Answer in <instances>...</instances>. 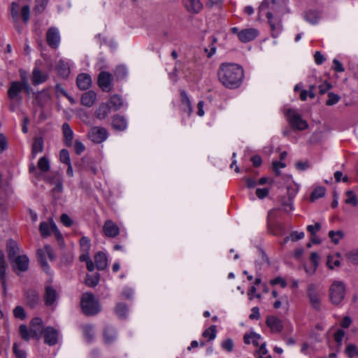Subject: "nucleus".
Returning <instances> with one entry per match:
<instances>
[{
  "mask_svg": "<svg viewBox=\"0 0 358 358\" xmlns=\"http://www.w3.org/2000/svg\"><path fill=\"white\" fill-rule=\"evenodd\" d=\"M19 332L22 338L26 341H29V339L32 338L30 334V330L28 329V327L25 324H21L20 326Z\"/></svg>",
  "mask_w": 358,
  "mask_h": 358,
  "instance_id": "de8ad7c7",
  "label": "nucleus"
},
{
  "mask_svg": "<svg viewBox=\"0 0 358 358\" xmlns=\"http://www.w3.org/2000/svg\"><path fill=\"white\" fill-rule=\"evenodd\" d=\"M13 350L16 358H26L25 351L18 349L17 343H14Z\"/></svg>",
  "mask_w": 358,
  "mask_h": 358,
  "instance_id": "69168bd1",
  "label": "nucleus"
},
{
  "mask_svg": "<svg viewBox=\"0 0 358 358\" xmlns=\"http://www.w3.org/2000/svg\"><path fill=\"white\" fill-rule=\"evenodd\" d=\"M88 138L94 143H101L108 138V131L104 127H94L90 130Z\"/></svg>",
  "mask_w": 358,
  "mask_h": 358,
  "instance_id": "423d86ee",
  "label": "nucleus"
},
{
  "mask_svg": "<svg viewBox=\"0 0 358 358\" xmlns=\"http://www.w3.org/2000/svg\"><path fill=\"white\" fill-rule=\"evenodd\" d=\"M114 74L117 80H123L127 75L126 67L122 65L117 66Z\"/></svg>",
  "mask_w": 358,
  "mask_h": 358,
  "instance_id": "c03bdc74",
  "label": "nucleus"
},
{
  "mask_svg": "<svg viewBox=\"0 0 358 358\" xmlns=\"http://www.w3.org/2000/svg\"><path fill=\"white\" fill-rule=\"evenodd\" d=\"M128 307L125 303H118L115 308V312L116 315L120 319H125L128 314Z\"/></svg>",
  "mask_w": 358,
  "mask_h": 358,
  "instance_id": "473e14b6",
  "label": "nucleus"
},
{
  "mask_svg": "<svg viewBox=\"0 0 358 358\" xmlns=\"http://www.w3.org/2000/svg\"><path fill=\"white\" fill-rule=\"evenodd\" d=\"M327 264L328 267L330 269H333L334 268V266L333 265H334L335 266H339L340 264H341V262H340V260L338 259H334V256L329 255L327 257Z\"/></svg>",
  "mask_w": 358,
  "mask_h": 358,
  "instance_id": "052dcab7",
  "label": "nucleus"
},
{
  "mask_svg": "<svg viewBox=\"0 0 358 358\" xmlns=\"http://www.w3.org/2000/svg\"><path fill=\"white\" fill-rule=\"evenodd\" d=\"M220 83L229 89L239 87L244 78V71L241 66L234 63H223L217 72Z\"/></svg>",
  "mask_w": 358,
  "mask_h": 358,
  "instance_id": "f257e3e1",
  "label": "nucleus"
},
{
  "mask_svg": "<svg viewBox=\"0 0 358 358\" xmlns=\"http://www.w3.org/2000/svg\"><path fill=\"white\" fill-rule=\"evenodd\" d=\"M80 245L82 252H89L91 247L90 240L86 237L83 236L80 240Z\"/></svg>",
  "mask_w": 358,
  "mask_h": 358,
  "instance_id": "3c124183",
  "label": "nucleus"
},
{
  "mask_svg": "<svg viewBox=\"0 0 358 358\" xmlns=\"http://www.w3.org/2000/svg\"><path fill=\"white\" fill-rule=\"evenodd\" d=\"M85 150V147L83 143L76 140L74 143V150L76 155H80Z\"/></svg>",
  "mask_w": 358,
  "mask_h": 358,
  "instance_id": "0e129e2a",
  "label": "nucleus"
},
{
  "mask_svg": "<svg viewBox=\"0 0 358 358\" xmlns=\"http://www.w3.org/2000/svg\"><path fill=\"white\" fill-rule=\"evenodd\" d=\"M62 133L64 135V143L67 147L72 145V141L73 138V131L70 125L65 122L62 125Z\"/></svg>",
  "mask_w": 358,
  "mask_h": 358,
  "instance_id": "a878e982",
  "label": "nucleus"
},
{
  "mask_svg": "<svg viewBox=\"0 0 358 358\" xmlns=\"http://www.w3.org/2000/svg\"><path fill=\"white\" fill-rule=\"evenodd\" d=\"M96 100V94L94 91L90 90L82 95L81 104L87 107H91L93 106Z\"/></svg>",
  "mask_w": 358,
  "mask_h": 358,
  "instance_id": "bb28decb",
  "label": "nucleus"
},
{
  "mask_svg": "<svg viewBox=\"0 0 358 358\" xmlns=\"http://www.w3.org/2000/svg\"><path fill=\"white\" fill-rule=\"evenodd\" d=\"M308 296L309 298L312 307L316 310H319L320 309V299L318 294L315 290V287L313 285H310L308 286Z\"/></svg>",
  "mask_w": 358,
  "mask_h": 358,
  "instance_id": "a211bd4d",
  "label": "nucleus"
},
{
  "mask_svg": "<svg viewBox=\"0 0 358 358\" xmlns=\"http://www.w3.org/2000/svg\"><path fill=\"white\" fill-rule=\"evenodd\" d=\"M113 76L109 72L101 71L99 73L97 83L99 87L104 92H110L112 90Z\"/></svg>",
  "mask_w": 358,
  "mask_h": 358,
  "instance_id": "6e6552de",
  "label": "nucleus"
},
{
  "mask_svg": "<svg viewBox=\"0 0 358 358\" xmlns=\"http://www.w3.org/2000/svg\"><path fill=\"white\" fill-rule=\"evenodd\" d=\"M202 336L203 337L209 336V340L214 339L216 336V326L211 325L208 329H206L203 332Z\"/></svg>",
  "mask_w": 358,
  "mask_h": 358,
  "instance_id": "6e6d98bb",
  "label": "nucleus"
},
{
  "mask_svg": "<svg viewBox=\"0 0 358 358\" xmlns=\"http://www.w3.org/2000/svg\"><path fill=\"white\" fill-rule=\"evenodd\" d=\"M325 188L324 187H317L313 189L310 195V199L312 201L315 199L322 198L325 194Z\"/></svg>",
  "mask_w": 358,
  "mask_h": 358,
  "instance_id": "79ce46f5",
  "label": "nucleus"
},
{
  "mask_svg": "<svg viewBox=\"0 0 358 358\" xmlns=\"http://www.w3.org/2000/svg\"><path fill=\"white\" fill-rule=\"evenodd\" d=\"M90 161V157L85 156V157H82L80 160H78L74 163L75 166L79 171L87 170L89 166Z\"/></svg>",
  "mask_w": 358,
  "mask_h": 358,
  "instance_id": "ea45409f",
  "label": "nucleus"
},
{
  "mask_svg": "<svg viewBox=\"0 0 358 358\" xmlns=\"http://www.w3.org/2000/svg\"><path fill=\"white\" fill-rule=\"evenodd\" d=\"M271 10L275 15V17H280L289 12L285 0H271Z\"/></svg>",
  "mask_w": 358,
  "mask_h": 358,
  "instance_id": "9b49d317",
  "label": "nucleus"
},
{
  "mask_svg": "<svg viewBox=\"0 0 358 358\" xmlns=\"http://www.w3.org/2000/svg\"><path fill=\"white\" fill-rule=\"evenodd\" d=\"M112 127L119 131H124L127 127V122L124 117L115 115L112 119Z\"/></svg>",
  "mask_w": 358,
  "mask_h": 358,
  "instance_id": "412c9836",
  "label": "nucleus"
},
{
  "mask_svg": "<svg viewBox=\"0 0 358 358\" xmlns=\"http://www.w3.org/2000/svg\"><path fill=\"white\" fill-rule=\"evenodd\" d=\"M39 231L41 233V235L43 238H46L49 236H50V224H48L46 222H42L40 223L39 226Z\"/></svg>",
  "mask_w": 358,
  "mask_h": 358,
  "instance_id": "37998d69",
  "label": "nucleus"
},
{
  "mask_svg": "<svg viewBox=\"0 0 358 358\" xmlns=\"http://www.w3.org/2000/svg\"><path fill=\"white\" fill-rule=\"evenodd\" d=\"M36 255L38 262L40 264L41 268L45 272L48 273L50 269V266L45 259V254L44 250L42 249L37 250Z\"/></svg>",
  "mask_w": 358,
  "mask_h": 358,
  "instance_id": "2f4dec72",
  "label": "nucleus"
},
{
  "mask_svg": "<svg viewBox=\"0 0 358 358\" xmlns=\"http://www.w3.org/2000/svg\"><path fill=\"white\" fill-rule=\"evenodd\" d=\"M259 31L255 28L244 29L238 33V39L242 43H248L255 39Z\"/></svg>",
  "mask_w": 358,
  "mask_h": 358,
  "instance_id": "4468645a",
  "label": "nucleus"
},
{
  "mask_svg": "<svg viewBox=\"0 0 358 358\" xmlns=\"http://www.w3.org/2000/svg\"><path fill=\"white\" fill-rule=\"evenodd\" d=\"M46 41L48 45L53 49H56L59 46L60 36L57 28L52 27L48 29Z\"/></svg>",
  "mask_w": 358,
  "mask_h": 358,
  "instance_id": "1a4fd4ad",
  "label": "nucleus"
},
{
  "mask_svg": "<svg viewBox=\"0 0 358 358\" xmlns=\"http://www.w3.org/2000/svg\"><path fill=\"white\" fill-rule=\"evenodd\" d=\"M6 251L9 262L16 258L19 255L20 248L17 243L13 239H9L6 243Z\"/></svg>",
  "mask_w": 358,
  "mask_h": 358,
  "instance_id": "aec40b11",
  "label": "nucleus"
},
{
  "mask_svg": "<svg viewBox=\"0 0 358 358\" xmlns=\"http://www.w3.org/2000/svg\"><path fill=\"white\" fill-rule=\"evenodd\" d=\"M116 333L113 328L110 327H105L103 330V338L106 343H111L115 339Z\"/></svg>",
  "mask_w": 358,
  "mask_h": 358,
  "instance_id": "72a5a7b5",
  "label": "nucleus"
},
{
  "mask_svg": "<svg viewBox=\"0 0 358 358\" xmlns=\"http://www.w3.org/2000/svg\"><path fill=\"white\" fill-rule=\"evenodd\" d=\"M328 236L330 238L331 242L334 243L335 245H337L338 244L340 241L344 237V233L341 230H338L336 231L331 230L329 231Z\"/></svg>",
  "mask_w": 358,
  "mask_h": 358,
  "instance_id": "e433bc0d",
  "label": "nucleus"
},
{
  "mask_svg": "<svg viewBox=\"0 0 358 358\" xmlns=\"http://www.w3.org/2000/svg\"><path fill=\"white\" fill-rule=\"evenodd\" d=\"M180 96H181V102L185 104L187 107V110L189 111V113L192 111L191 103L189 97L186 92L183 90H180Z\"/></svg>",
  "mask_w": 358,
  "mask_h": 358,
  "instance_id": "8fccbe9b",
  "label": "nucleus"
},
{
  "mask_svg": "<svg viewBox=\"0 0 358 358\" xmlns=\"http://www.w3.org/2000/svg\"><path fill=\"white\" fill-rule=\"evenodd\" d=\"M222 347L224 350L231 352L233 350L234 348V343L233 341L231 338H228L225 341H224L222 343Z\"/></svg>",
  "mask_w": 358,
  "mask_h": 358,
  "instance_id": "338daca9",
  "label": "nucleus"
},
{
  "mask_svg": "<svg viewBox=\"0 0 358 358\" xmlns=\"http://www.w3.org/2000/svg\"><path fill=\"white\" fill-rule=\"evenodd\" d=\"M341 97L339 95L334 94V92L328 93V99L326 101L327 106H333L338 103L340 100Z\"/></svg>",
  "mask_w": 358,
  "mask_h": 358,
  "instance_id": "603ef678",
  "label": "nucleus"
},
{
  "mask_svg": "<svg viewBox=\"0 0 358 358\" xmlns=\"http://www.w3.org/2000/svg\"><path fill=\"white\" fill-rule=\"evenodd\" d=\"M320 18V13L317 10H308L305 14V19L311 24H316Z\"/></svg>",
  "mask_w": 358,
  "mask_h": 358,
  "instance_id": "58836bf2",
  "label": "nucleus"
},
{
  "mask_svg": "<svg viewBox=\"0 0 358 358\" xmlns=\"http://www.w3.org/2000/svg\"><path fill=\"white\" fill-rule=\"evenodd\" d=\"M35 95V101L41 107H43L44 105L50 100L51 96L48 89H43L41 92L34 93Z\"/></svg>",
  "mask_w": 358,
  "mask_h": 358,
  "instance_id": "5701e85b",
  "label": "nucleus"
},
{
  "mask_svg": "<svg viewBox=\"0 0 358 358\" xmlns=\"http://www.w3.org/2000/svg\"><path fill=\"white\" fill-rule=\"evenodd\" d=\"M83 334L87 341H92L94 338V330L91 325L87 324L83 327Z\"/></svg>",
  "mask_w": 358,
  "mask_h": 358,
  "instance_id": "a18cd8bd",
  "label": "nucleus"
},
{
  "mask_svg": "<svg viewBox=\"0 0 358 358\" xmlns=\"http://www.w3.org/2000/svg\"><path fill=\"white\" fill-rule=\"evenodd\" d=\"M59 159L60 162L65 164H71V159L69 152L66 149H62L59 152Z\"/></svg>",
  "mask_w": 358,
  "mask_h": 358,
  "instance_id": "864d4df0",
  "label": "nucleus"
},
{
  "mask_svg": "<svg viewBox=\"0 0 358 358\" xmlns=\"http://www.w3.org/2000/svg\"><path fill=\"white\" fill-rule=\"evenodd\" d=\"M13 271L17 274L25 272L29 268V260L27 255H18L16 258L10 261Z\"/></svg>",
  "mask_w": 358,
  "mask_h": 358,
  "instance_id": "39448f33",
  "label": "nucleus"
},
{
  "mask_svg": "<svg viewBox=\"0 0 358 358\" xmlns=\"http://www.w3.org/2000/svg\"><path fill=\"white\" fill-rule=\"evenodd\" d=\"M43 150V140L41 137H37L35 138L32 146V155L35 157L36 155L41 152Z\"/></svg>",
  "mask_w": 358,
  "mask_h": 358,
  "instance_id": "f704fd0d",
  "label": "nucleus"
},
{
  "mask_svg": "<svg viewBox=\"0 0 358 358\" xmlns=\"http://www.w3.org/2000/svg\"><path fill=\"white\" fill-rule=\"evenodd\" d=\"M266 17H267L269 26L271 27V36L273 38L278 37L282 29L281 18L280 17H274L273 13L271 11L267 12Z\"/></svg>",
  "mask_w": 358,
  "mask_h": 358,
  "instance_id": "0eeeda50",
  "label": "nucleus"
},
{
  "mask_svg": "<svg viewBox=\"0 0 358 358\" xmlns=\"http://www.w3.org/2000/svg\"><path fill=\"white\" fill-rule=\"evenodd\" d=\"M321 229V224L316 222L314 225H308L307 231L310 233V236L316 235L317 232Z\"/></svg>",
  "mask_w": 358,
  "mask_h": 358,
  "instance_id": "e2e57ef3",
  "label": "nucleus"
},
{
  "mask_svg": "<svg viewBox=\"0 0 358 358\" xmlns=\"http://www.w3.org/2000/svg\"><path fill=\"white\" fill-rule=\"evenodd\" d=\"M107 103L110 106V109L117 111L122 106L123 101L120 96L115 94L110 98Z\"/></svg>",
  "mask_w": 358,
  "mask_h": 358,
  "instance_id": "7c9ffc66",
  "label": "nucleus"
},
{
  "mask_svg": "<svg viewBox=\"0 0 358 358\" xmlns=\"http://www.w3.org/2000/svg\"><path fill=\"white\" fill-rule=\"evenodd\" d=\"M267 227L269 233L274 236H281L285 232V227L280 222H268Z\"/></svg>",
  "mask_w": 358,
  "mask_h": 358,
  "instance_id": "c85d7f7f",
  "label": "nucleus"
},
{
  "mask_svg": "<svg viewBox=\"0 0 358 358\" xmlns=\"http://www.w3.org/2000/svg\"><path fill=\"white\" fill-rule=\"evenodd\" d=\"M287 121L289 122L292 129L299 131H303L308 127L307 122L301 118L294 109H288L285 113Z\"/></svg>",
  "mask_w": 358,
  "mask_h": 358,
  "instance_id": "20e7f679",
  "label": "nucleus"
},
{
  "mask_svg": "<svg viewBox=\"0 0 358 358\" xmlns=\"http://www.w3.org/2000/svg\"><path fill=\"white\" fill-rule=\"evenodd\" d=\"M94 262L98 270L103 271L107 268L108 260L104 252L101 251L98 252L94 256Z\"/></svg>",
  "mask_w": 358,
  "mask_h": 358,
  "instance_id": "cd10ccee",
  "label": "nucleus"
},
{
  "mask_svg": "<svg viewBox=\"0 0 358 358\" xmlns=\"http://www.w3.org/2000/svg\"><path fill=\"white\" fill-rule=\"evenodd\" d=\"M59 294L52 286L48 285L45 287L43 299L45 301V304L47 306H51L54 305L55 302L57 300Z\"/></svg>",
  "mask_w": 358,
  "mask_h": 358,
  "instance_id": "ddd939ff",
  "label": "nucleus"
},
{
  "mask_svg": "<svg viewBox=\"0 0 358 358\" xmlns=\"http://www.w3.org/2000/svg\"><path fill=\"white\" fill-rule=\"evenodd\" d=\"M21 15L23 21L27 23L29 20L30 9L28 5H25L22 8Z\"/></svg>",
  "mask_w": 358,
  "mask_h": 358,
  "instance_id": "bf43d9fd",
  "label": "nucleus"
},
{
  "mask_svg": "<svg viewBox=\"0 0 358 358\" xmlns=\"http://www.w3.org/2000/svg\"><path fill=\"white\" fill-rule=\"evenodd\" d=\"M38 169L41 172H47L50 169V162L47 157H42L40 158L38 163Z\"/></svg>",
  "mask_w": 358,
  "mask_h": 358,
  "instance_id": "49530a36",
  "label": "nucleus"
},
{
  "mask_svg": "<svg viewBox=\"0 0 358 358\" xmlns=\"http://www.w3.org/2000/svg\"><path fill=\"white\" fill-rule=\"evenodd\" d=\"M24 296L26 303L29 307L33 308L38 304L40 297L37 291L34 289H28L25 292Z\"/></svg>",
  "mask_w": 358,
  "mask_h": 358,
  "instance_id": "6ab92c4d",
  "label": "nucleus"
},
{
  "mask_svg": "<svg viewBox=\"0 0 358 358\" xmlns=\"http://www.w3.org/2000/svg\"><path fill=\"white\" fill-rule=\"evenodd\" d=\"M103 231L106 236L115 238L120 234V229L112 220H107L103 224Z\"/></svg>",
  "mask_w": 358,
  "mask_h": 358,
  "instance_id": "2eb2a0df",
  "label": "nucleus"
},
{
  "mask_svg": "<svg viewBox=\"0 0 358 358\" xmlns=\"http://www.w3.org/2000/svg\"><path fill=\"white\" fill-rule=\"evenodd\" d=\"M346 257L351 263L358 264V249L348 252Z\"/></svg>",
  "mask_w": 358,
  "mask_h": 358,
  "instance_id": "5fc2aeb1",
  "label": "nucleus"
},
{
  "mask_svg": "<svg viewBox=\"0 0 358 358\" xmlns=\"http://www.w3.org/2000/svg\"><path fill=\"white\" fill-rule=\"evenodd\" d=\"M266 324L273 332H280L283 329L282 321L273 315L266 317Z\"/></svg>",
  "mask_w": 358,
  "mask_h": 358,
  "instance_id": "f3484780",
  "label": "nucleus"
},
{
  "mask_svg": "<svg viewBox=\"0 0 358 358\" xmlns=\"http://www.w3.org/2000/svg\"><path fill=\"white\" fill-rule=\"evenodd\" d=\"M100 280V275L98 273H96L94 275L87 274L85 278V284L91 287H96Z\"/></svg>",
  "mask_w": 358,
  "mask_h": 358,
  "instance_id": "c9c22d12",
  "label": "nucleus"
},
{
  "mask_svg": "<svg viewBox=\"0 0 358 358\" xmlns=\"http://www.w3.org/2000/svg\"><path fill=\"white\" fill-rule=\"evenodd\" d=\"M57 69L59 73L63 77H67L70 73L69 68L67 66V64L63 61L59 60L57 65Z\"/></svg>",
  "mask_w": 358,
  "mask_h": 358,
  "instance_id": "a19ab883",
  "label": "nucleus"
},
{
  "mask_svg": "<svg viewBox=\"0 0 358 358\" xmlns=\"http://www.w3.org/2000/svg\"><path fill=\"white\" fill-rule=\"evenodd\" d=\"M329 299L334 305H339L345 296V285L341 281H334L329 287Z\"/></svg>",
  "mask_w": 358,
  "mask_h": 358,
  "instance_id": "7ed1b4c3",
  "label": "nucleus"
},
{
  "mask_svg": "<svg viewBox=\"0 0 358 358\" xmlns=\"http://www.w3.org/2000/svg\"><path fill=\"white\" fill-rule=\"evenodd\" d=\"M183 4L187 10L191 13H198L203 8L199 0H183Z\"/></svg>",
  "mask_w": 358,
  "mask_h": 358,
  "instance_id": "393cba45",
  "label": "nucleus"
},
{
  "mask_svg": "<svg viewBox=\"0 0 358 358\" xmlns=\"http://www.w3.org/2000/svg\"><path fill=\"white\" fill-rule=\"evenodd\" d=\"M110 106L107 103H102L95 111V116L99 120H104L110 112Z\"/></svg>",
  "mask_w": 358,
  "mask_h": 358,
  "instance_id": "c756f323",
  "label": "nucleus"
},
{
  "mask_svg": "<svg viewBox=\"0 0 358 358\" xmlns=\"http://www.w3.org/2000/svg\"><path fill=\"white\" fill-rule=\"evenodd\" d=\"M13 315L16 318L24 320L26 317V313L24 308L20 306H16L13 310Z\"/></svg>",
  "mask_w": 358,
  "mask_h": 358,
  "instance_id": "4d7b16f0",
  "label": "nucleus"
},
{
  "mask_svg": "<svg viewBox=\"0 0 358 358\" xmlns=\"http://www.w3.org/2000/svg\"><path fill=\"white\" fill-rule=\"evenodd\" d=\"M48 78L46 73H43L38 68L35 67L31 74V83L36 86L45 83Z\"/></svg>",
  "mask_w": 358,
  "mask_h": 358,
  "instance_id": "4be33fe9",
  "label": "nucleus"
},
{
  "mask_svg": "<svg viewBox=\"0 0 358 358\" xmlns=\"http://www.w3.org/2000/svg\"><path fill=\"white\" fill-rule=\"evenodd\" d=\"M22 82L14 81L12 82L8 90V95L9 99L14 100L17 99L19 101L22 100V96L20 93L22 90Z\"/></svg>",
  "mask_w": 358,
  "mask_h": 358,
  "instance_id": "dca6fc26",
  "label": "nucleus"
},
{
  "mask_svg": "<svg viewBox=\"0 0 358 358\" xmlns=\"http://www.w3.org/2000/svg\"><path fill=\"white\" fill-rule=\"evenodd\" d=\"M347 198L345 200L346 204L352 206H357L358 205V199L356 194L352 190H348L345 192Z\"/></svg>",
  "mask_w": 358,
  "mask_h": 358,
  "instance_id": "4c0bfd02",
  "label": "nucleus"
},
{
  "mask_svg": "<svg viewBox=\"0 0 358 358\" xmlns=\"http://www.w3.org/2000/svg\"><path fill=\"white\" fill-rule=\"evenodd\" d=\"M345 353L349 358L358 357V350L355 344H349L345 348Z\"/></svg>",
  "mask_w": 358,
  "mask_h": 358,
  "instance_id": "09e8293b",
  "label": "nucleus"
},
{
  "mask_svg": "<svg viewBox=\"0 0 358 358\" xmlns=\"http://www.w3.org/2000/svg\"><path fill=\"white\" fill-rule=\"evenodd\" d=\"M62 177L59 173H55L46 178V180L51 185L57 183V180H62Z\"/></svg>",
  "mask_w": 358,
  "mask_h": 358,
  "instance_id": "13d9d810",
  "label": "nucleus"
},
{
  "mask_svg": "<svg viewBox=\"0 0 358 358\" xmlns=\"http://www.w3.org/2000/svg\"><path fill=\"white\" fill-rule=\"evenodd\" d=\"M293 196H292L289 192H288V199L287 201H283L282 204V206H284V210L287 212H289L290 210H292L293 209V206H292V200L293 199Z\"/></svg>",
  "mask_w": 358,
  "mask_h": 358,
  "instance_id": "680f3d73",
  "label": "nucleus"
},
{
  "mask_svg": "<svg viewBox=\"0 0 358 358\" xmlns=\"http://www.w3.org/2000/svg\"><path fill=\"white\" fill-rule=\"evenodd\" d=\"M43 320L40 317H34L30 322V334L32 338L38 339L43 334Z\"/></svg>",
  "mask_w": 358,
  "mask_h": 358,
  "instance_id": "f8f14e48",
  "label": "nucleus"
},
{
  "mask_svg": "<svg viewBox=\"0 0 358 358\" xmlns=\"http://www.w3.org/2000/svg\"><path fill=\"white\" fill-rule=\"evenodd\" d=\"M80 306L83 313L87 316L96 315L101 311L98 300L90 292H85L82 295Z\"/></svg>",
  "mask_w": 358,
  "mask_h": 358,
  "instance_id": "f03ea898",
  "label": "nucleus"
},
{
  "mask_svg": "<svg viewBox=\"0 0 358 358\" xmlns=\"http://www.w3.org/2000/svg\"><path fill=\"white\" fill-rule=\"evenodd\" d=\"M78 87L81 90H87L92 84L91 76L87 73L79 74L76 79Z\"/></svg>",
  "mask_w": 358,
  "mask_h": 358,
  "instance_id": "b1692460",
  "label": "nucleus"
},
{
  "mask_svg": "<svg viewBox=\"0 0 358 358\" xmlns=\"http://www.w3.org/2000/svg\"><path fill=\"white\" fill-rule=\"evenodd\" d=\"M43 336L45 343L52 346L57 344L58 341L59 333L52 327H47L43 329Z\"/></svg>",
  "mask_w": 358,
  "mask_h": 358,
  "instance_id": "9d476101",
  "label": "nucleus"
},
{
  "mask_svg": "<svg viewBox=\"0 0 358 358\" xmlns=\"http://www.w3.org/2000/svg\"><path fill=\"white\" fill-rule=\"evenodd\" d=\"M62 223L66 227H71L73 224V220L66 213H63L60 217Z\"/></svg>",
  "mask_w": 358,
  "mask_h": 358,
  "instance_id": "774afa93",
  "label": "nucleus"
}]
</instances>
